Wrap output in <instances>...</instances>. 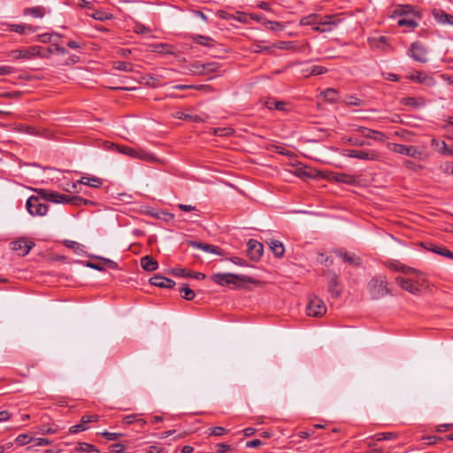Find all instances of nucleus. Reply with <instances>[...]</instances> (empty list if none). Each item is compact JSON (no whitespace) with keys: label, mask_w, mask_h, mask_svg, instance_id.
Segmentation results:
<instances>
[{"label":"nucleus","mask_w":453,"mask_h":453,"mask_svg":"<svg viewBox=\"0 0 453 453\" xmlns=\"http://www.w3.org/2000/svg\"><path fill=\"white\" fill-rule=\"evenodd\" d=\"M388 148L391 151L421 160L424 158V153L417 147L411 145H404L400 143H389Z\"/></svg>","instance_id":"20e7f679"},{"label":"nucleus","mask_w":453,"mask_h":453,"mask_svg":"<svg viewBox=\"0 0 453 453\" xmlns=\"http://www.w3.org/2000/svg\"><path fill=\"white\" fill-rule=\"evenodd\" d=\"M81 422H83V424L85 426H87V424L88 423H91V422H96L98 420V416L97 415H84L81 417Z\"/></svg>","instance_id":"4d7b16f0"},{"label":"nucleus","mask_w":453,"mask_h":453,"mask_svg":"<svg viewBox=\"0 0 453 453\" xmlns=\"http://www.w3.org/2000/svg\"><path fill=\"white\" fill-rule=\"evenodd\" d=\"M337 94L338 92L334 88H326L323 91L324 97L330 102H335L337 100Z\"/></svg>","instance_id":"37998d69"},{"label":"nucleus","mask_w":453,"mask_h":453,"mask_svg":"<svg viewBox=\"0 0 453 453\" xmlns=\"http://www.w3.org/2000/svg\"><path fill=\"white\" fill-rule=\"evenodd\" d=\"M10 245L12 250L19 252L20 256L24 257L29 253L35 244L32 241H27L25 238H19L12 242Z\"/></svg>","instance_id":"9b49d317"},{"label":"nucleus","mask_w":453,"mask_h":453,"mask_svg":"<svg viewBox=\"0 0 453 453\" xmlns=\"http://www.w3.org/2000/svg\"><path fill=\"white\" fill-rule=\"evenodd\" d=\"M408 55L415 61L426 63L428 61V50L420 42H414L411 44Z\"/></svg>","instance_id":"1a4fd4ad"},{"label":"nucleus","mask_w":453,"mask_h":453,"mask_svg":"<svg viewBox=\"0 0 453 453\" xmlns=\"http://www.w3.org/2000/svg\"><path fill=\"white\" fill-rule=\"evenodd\" d=\"M42 47L32 46L27 49L12 50L10 57L14 59H32L35 57L46 58L48 55L41 52Z\"/></svg>","instance_id":"423d86ee"},{"label":"nucleus","mask_w":453,"mask_h":453,"mask_svg":"<svg viewBox=\"0 0 453 453\" xmlns=\"http://www.w3.org/2000/svg\"><path fill=\"white\" fill-rule=\"evenodd\" d=\"M176 119L188 120L192 119L191 114H188L182 111H178L173 115Z\"/></svg>","instance_id":"e2e57ef3"},{"label":"nucleus","mask_w":453,"mask_h":453,"mask_svg":"<svg viewBox=\"0 0 453 453\" xmlns=\"http://www.w3.org/2000/svg\"><path fill=\"white\" fill-rule=\"evenodd\" d=\"M287 105L288 104L283 101H277L273 98H269L265 102V106L267 109H276L280 111H287Z\"/></svg>","instance_id":"b1692460"},{"label":"nucleus","mask_w":453,"mask_h":453,"mask_svg":"<svg viewBox=\"0 0 453 453\" xmlns=\"http://www.w3.org/2000/svg\"><path fill=\"white\" fill-rule=\"evenodd\" d=\"M396 437H397L396 434L394 433H379L373 436L374 440L377 441H386V440H394Z\"/></svg>","instance_id":"79ce46f5"},{"label":"nucleus","mask_w":453,"mask_h":453,"mask_svg":"<svg viewBox=\"0 0 453 453\" xmlns=\"http://www.w3.org/2000/svg\"><path fill=\"white\" fill-rule=\"evenodd\" d=\"M355 131L360 133L363 136L376 142H384L387 138L386 134L380 131L370 129L365 127L357 126Z\"/></svg>","instance_id":"ddd939ff"},{"label":"nucleus","mask_w":453,"mask_h":453,"mask_svg":"<svg viewBox=\"0 0 453 453\" xmlns=\"http://www.w3.org/2000/svg\"><path fill=\"white\" fill-rule=\"evenodd\" d=\"M138 418V415L137 414H132V415H128V416H126L122 422L124 425H131L134 422H138L140 423L141 426H143L146 424V421L143 420V419H141V418Z\"/></svg>","instance_id":"58836bf2"},{"label":"nucleus","mask_w":453,"mask_h":453,"mask_svg":"<svg viewBox=\"0 0 453 453\" xmlns=\"http://www.w3.org/2000/svg\"><path fill=\"white\" fill-rule=\"evenodd\" d=\"M319 25L322 26H331V25H337L340 22V19H337V16L334 15H326L324 18H320L319 16Z\"/></svg>","instance_id":"c9c22d12"},{"label":"nucleus","mask_w":453,"mask_h":453,"mask_svg":"<svg viewBox=\"0 0 453 453\" xmlns=\"http://www.w3.org/2000/svg\"><path fill=\"white\" fill-rule=\"evenodd\" d=\"M111 451L114 453H123L125 450V446L121 443L112 444L111 447Z\"/></svg>","instance_id":"69168bd1"},{"label":"nucleus","mask_w":453,"mask_h":453,"mask_svg":"<svg viewBox=\"0 0 453 453\" xmlns=\"http://www.w3.org/2000/svg\"><path fill=\"white\" fill-rule=\"evenodd\" d=\"M409 79H411V81H416L418 83H420V84H426V85H433L434 84V79L431 76H429L422 72H415V73H411L409 76Z\"/></svg>","instance_id":"aec40b11"},{"label":"nucleus","mask_w":453,"mask_h":453,"mask_svg":"<svg viewBox=\"0 0 453 453\" xmlns=\"http://www.w3.org/2000/svg\"><path fill=\"white\" fill-rule=\"evenodd\" d=\"M431 147L438 153L444 156L445 150L447 149V144L444 141L433 138L431 140Z\"/></svg>","instance_id":"72a5a7b5"},{"label":"nucleus","mask_w":453,"mask_h":453,"mask_svg":"<svg viewBox=\"0 0 453 453\" xmlns=\"http://www.w3.org/2000/svg\"><path fill=\"white\" fill-rule=\"evenodd\" d=\"M211 280L220 286L235 285L240 287L241 283H254L255 280L247 275L234 274V273H214L211 276Z\"/></svg>","instance_id":"f257e3e1"},{"label":"nucleus","mask_w":453,"mask_h":453,"mask_svg":"<svg viewBox=\"0 0 453 453\" xmlns=\"http://www.w3.org/2000/svg\"><path fill=\"white\" fill-rule=\"evenodd\" d=\"M74 450L77 452H84V453H99V449H97L94 445L87 443V442H79Z\"/></svg>","instance_id":"c756f323"},{"label":"nucleus","mask_w":453,"mask_h":453,"mask_svg":"<svg viewBox=\"0 0 453 453\" xmlns=\"http://www.w3.org/2000/svg\"><path fill=\"white\" fill-rule=\"evenodd\" d=\"M90 16L96 20H105L108 19L109 17L104 12H99V11H94Z\"/></svg>","instance_id":"5fc2aeb1"},{"label":"nucleus","mask_w":453,"mask_h":453,"mask_svg":"<svg viewBox=\"0 0 453 453\" xmlns=\"http://www.w3.org/2000/svg\"><path fill=\"white\" fill-rule=\"evenodd\" d=\"M52 35H57V36H60L57 33H54V34H48V33H45V34H42V35H39L37 36V40L41 42H50L51 40V37Z\"/></svg>","instance_id":"603ef678"},{"label":"nucleus","mask_w":453,"mask_h":453,"mask_svg":"<svg viewBox=\"0 0 453 453\" xmlns=\"http://www.w3.org/2000/svg\"><path fill=\"white\" fill-rule=\"evenodd\" d=\"M46 13L45 8L42 6H34L24 10L25 15H30L34 18H42Z\"/></svg>","instance_id":"c85d7f7f"},{"label":"nucleus","mask_w":453,"mask_h":453,"mask_svg":"<svg viewBox=\"0 0 453 453\" xmlns=\"http://www.w3.org/2000/svg\"><path fill=\"white\" fill-rule=\"evenodd\" d=\"M326 311V307L324 302L317 296H311L306 306V312L308 316L321 317Z\"/></svg>","instance_id":"0eeeda50"},{"label":"nucleus","mask_w":453,"mask_h":453,"mask_svg":"<svg viewBox=\"0 0 453 453\" xmlns=\"http://www.w3.org/2000/svg\"><path fill=\"white\" fill-rule=\"evenodd\" d=\"M300 25L302 26H314L319 25V15L311 14L301 19Z\"/></svg>","instance_id":"f704fd0d"},{"label":"nucleus","mask_w":453,"mask_h":453,"mask_svg":"<svg viewBox=\"0 0 453 453\" xmlns=\"http://www.w3.org/2000/svg\"><path fill=\"white\" fill-rule=\"evenodd\" d=\"M79 186H80V183H78V181L67 183L66 187L64 188V190H65L66 192H69V193H71V192L80 193V190L78 189Z\"/></svg>","instance_id":"3c124183"},{"label":"nucleus","mask_w":453,"mask_h":453,"mask_svg":"<svg viewBox=\"0 0 453 453\" xmlns=\"http://www.w3.org/2000/svg\"><path fill=\"white\" fill-rule=\"evenodd\" d=\"M269 246L276 257H283L285 249L282 242H280L278 240H271L269 242Z\"/></svg>","instance_id":"cd10ccee"},{"label":"nucleus","mask_w":453,"mask_h":453,"mask_svg":"<svg viewBox=\"0 0 453 453\" xmlns=\"http://www.w3.org/2000/svg\"><path fill=\"white\" fill-rule=\"evenodd\" d=\"M368 290L373 299H380L389 294L387 280L383 276L372 279L368 283Z\"/></svg>","instance_id":"7ed1b4c3"},{"label":"nucleus","mask_w":453,"mask_h":453,"mask_svg":"<svg viewBox=\"0 0 453 453\" xmlns=\"http://www.w3.org/2000/svg\"><path fill=\"white\" fill-rule=\"evenodd\" d=\"M35 192L45 201H50L55 203H64L67 204L69 201L70 196L60 194L56 191H51L49 189H35Z\"/></svg>","instance_id":"6e6552de"},{"label":"nucleus","mask_w":453,"mask_h":453,"mask_svg":"<svg viewBox=\"0 0 453 453\" xmlns=\"http://www.w3.org/2000/svg\"><path fill=\"white\" fill-rule=\"evenodd\" d=\"M78 183L87 185L93 188H99L102 186L103 181L98 177H89V176H82L79 180Z\"/></svg>","instance_id":"a878e982"},{"label":"nucleus","mask_w":453,"mask_h":453,"mask_svg":"<svg viewBox=\"0 0 453 453\" xmlns=\"http://www.w3.org/2000/svg\"><path fill=\"white\" fill-rule=\"evenodd\" d=\"M395 280L403 289L414 295H418L420 293L419 286L418 285L417 282L413 281L412 280L404 279L403 277H397Z\"/></svg>","instance_id":"2eb2a0df"},{"label":"nucleus","mask_w":453,"mask_h":453,"mask_svg":"<svg viewBox=\"0 0 453 453\" xmlns=\"http://www.w3.org/2000/svg\"><path fill=\"white\" fill-rule=\"evenodd\" d=\"M134 32L136 34H142V35H144V34H148L150 32V29L148 28L147 27H145L144 25L142 24H136L135 27H134Z\"/></svg>","instance_id":"052dcab7"},{"label":"nucleus","mask_w":453,"mask_h":453,"mask_svg":"<svg viewBox=\"0 0 453 453\" xmlns=\"http://www.w3.org/2000/svg\"><path fill=\"white\" fill-rule=\"evenodd\" d=\"M113 69L127 73H132L134 71V65L129 62L116 61L113 63Z\"/></svg>","instance_id":"7c9ffc66"},{"label":"nucleus","mask_w":453,"mask_h":453,"mask_svg":"<svg viewBox=\"0 0 453 453\" xmlns=\"http://www.w3.org/2000/svg\"><path fill=\"white\" fill-rule=\"evenodd\" d=\"M103 437L107 439L108 441H116L123 436V434L119 433H110L107 431H104L100 434Z\"/></svg>","instance_id":"de8ad7c7"},{"label":"nucleus","mask_w":453,"mask_h":453,"mask_svg":"<svg viewBox=\"0 0 453 453\" xmlns=\"http://www.w3.org/2000/svg\"><path fill=\"white\" fill-rule=\"evenodd\" d=\"M341 155L350 158H357L364 161H380V154L374 150H341Z\"/></svg>","instance_id":"f03ea898"},{"label":"nucleus","mask_w":453,"mask_h":453,"mask_svg":"<svg viewBox=\"0 0 453 453\" xmlns=\"http://www.w3.org/2000/svg\"><path fill=\"white\" fill-rule=\"evenodd\" d=\"M162 450V448H159L157 445H151L147 449V453H161Z\"/></svg>","instance_id":"774afa93"},{"label":"nucleus","mask_w":453,"mask_h":453,"mask_svg":"<svg viewBox=\"0 0 453 453\" xmlns=\"http://www.w3.org/2000/svg\"><path fill=\"white\" fill-rule=\"evenodd\" d=\"M345 103L348 105L359 106L361 105V100L356 96H349L345 99Z\"/></svg>","instance_id":"864d4df0"},{"label":"nucleus","mask_w":453,"mask_h":453,"mask_svg":"<svg viewBox=\"0 0 453 453\" xmlns=\"http://www.w3.org/2000/svg\"><path fill=\"white\" fill-rule=\"evenodd\" d=\"M150 283L153 286L165 288H173L175 286V282L173 280L159 274L151 277Z\"/></svg>","instance_id":"dca6fc26"},{"label":"nucleus","mask_w":453,"mask_h":453,"mask_svg":"<svg viewBox=\"0 0 453 453\" xmlns=\"http://www.w3.org/2000/svg\"><path fill=\"white\" fill-rule=\"evenodd\" d=\"M264 252V247L257 240L250 239L247 242V256L253 261H258Z\"/></svg>","instance_id":"9d476101"},{"label":"nucleus","mask_w":453,"mask_h":453,"mask_svg":"<svg viewBox=\"0 0 453 453\" xmlns=\"http://www.w3.org/2000/svg\"><path fill=\"white\" fill-rule=\"evenodd\" d=\"M141 266L145 271L153 272L157 269L158 264L151 256H144L141 258Z\"/></svg>","instance_id":"412c9836"},{"label":"nucleus","mask_w":453,"mask_h":453,"mask_svg":"<svg viewBox=\"0 0 453 453\" xmlns=\"http://www.w3.org/2000/svg\"><path fill=\"white\" fill-rule=\"evenodd\" d=\"M234 15L235 18H233V19H235L244 24L248 23V15L246 13L242 12H236Z\"/></svg>","instance_id":"bf43d9fd"},{"label":"nucleus","mask_w":453,"mask_h":453,"mask_svg":"<svg viewBox=\"0 0 453 453\" xmlns=\"http://www.w3.org/2000/svg\"><path fill=\"white\" fill-rule=\"evenodd\" d=\"M119 150L121 153H123V154L130 156L131 157H134L136 155L135 154L136 153V149H134V148H130V147H127V146H122V147H119Z\"/></svg>","instance_id":"8fccbe9b"},{"label":"nucleus","mask_w":453,"mask_h":453,"mask_svg":"<svg viewBox=\"0 0 453 453\" xmlns=\"http://www.w3.org/2000/svg\"><path fill=\"white\" fill-rule=\"evenodd\" d=\"M103 265L108 266L110 269L115 270L118 268V264L108 258H102Z\"/></svg>","instance_id":"0e129e2a"},{"label":"nucleus","mask_w":453,"mask_h":453,"mask_svg":"<svg viewBox=\"0 0 453 453\" xmlns=\"http://www.w3.org/2000/svg\"><path fill=\"white\" fill-rule=\"evenodd\" d=\"M401 103L405 106H410L412 108L424 107L426 104V101L423 98L411 96L402 98Z\"/></svg>","instance_id":"4be33fe9"},{"label":"nucleus","mask_w":453,"mask_h":453,"mask_svg":"<svg viewBox=\"0 0 453 453\" xmlns=\"http://www.w3.org/2000/svg\"><path fill=\"white\" fill-rule=\"evenodd\" d=\"M327 73V68L321 65H313L311 67L308 75H320Z\"/></svg>","instance_id":"49530a36"},{"label":"nucleus","mask_w":453,"mask_h":453,"mask_svg":"<svg viewBox=\"0 0 453 453\" xmlns=\"http://www.w3.org/2000/svg\"><path fill=\"white\" fill-rule=\"evenodd\" d=\"M394 13H395V15H397V16H403V15H408V14H411V13L416 14L417 12H414L413 7L410 4H399L395 7Z\"/></svg>","instance_id":"2f4dec72"},{"label":"nucleus","mask_w":453,"mask_h":453,"mask_svg":"<svg viewBox=\"0 0 453 453\" xmlns=\"http://www.w3.org/2000/svg\"><path fill=\"white\" fill-rule=\"evenodd\" d=\"M215 448L216 453H225L231 449V446L226 443H218Z\"/></svg>","instance_id":"680f3d73"},{"label":"nucleus","mask_w":453,"mask_h":453,"mask_svg":"<svg viewBox=\"0 0 453 453\" xmlns=\"http://www.w3.org/2000/svg\"><path fill=\"white\" fill-rule=\"evenodd\" d=\"M324 275L328 280V291L333 296L338 297L342 294L338 275L331 270H326Z\"/></svg>","instance_id":"f8f14e48"},{"label":"nucleus","mask_w":453,"mask_h":453,"mask_svg":"<svg viewBox=\"0 0 453 453\" xmlns=\"http://www.w3.org/2000/svg\"><path fill=\"white\" fill-rule=\"evenodd\" d=\"M219 69V65L217 63H207L202 65L200 73H211L216 72Z\"/></svg>","instance_id":"a18cd8bd"},{"label":"nucleus","mask_w":453,"mask_h":453,"mask_svg":"<svg viewBox=\"0 0 453 453\" xmlns=\"http://www.w3.org/2000/svg\"><path fill=\"white\" fill-rule=\"evenodd\" d=\"M426 249L434 253L453 259V252L443 246L429 244Z\"/></svg>","instance_id":"393cba45"},{"label":"nucleus","mask_w":453,"mask_h":453,"mask_svg":"<svg viewBox=\"0 0 453 453\" xmlns=\"http://www.w3.org/2000/svg\"><path fill=\"white\" fill-rule=\"evenodd\" d=\"M342 140H343L344 143H348V144L352 145V146L361 147V146H364V145H369L368 142L361 141V140H359V139H357L356 137H343Z\"/></svg>","instance_id":"ea45409f"},{"label":"nucleus","mask_w":453,"mask_h":453,"mask_svg":"<svg viewBox=\"0 0 453 453\" xmlns=\"http://www.w3.org/2000/svg\"><path fill=\"white\" fill-rule=\"evenodd\" d=\"M227 429L222 426H213L208 429L209 435L211 436H222L227 434Z\"/></svg>","instance_id":"a19ab883"},{"label":"nucleus","mask_w":453,"mask_h":453,"mask_svg":"<svg viewBox=\"0 0 453 453\" xmlns=\"http://www.w3.org/2000/svg\"><path fill=\"white\" fill-rule=\"evenodd\" d=\"M397 25L401 27H405L403 32L407 33L414 30L418 26V23L411 18H402L398 19Z\"/></svg>","instance_id":"5701e85b"},{"label":"nucleus","mask_w":453,"mask_h":453,"mask_svg":"<svg viewBox=\"0 0 453 453\" xmlns=\"http://www.w3.org/2000/svg\"><path fill=\"white\" fill-rule=\"evenodd\" d=\"M82 197L77 196H70L68 204L80 207L81 206Z\"/></svg>","instance_id":"13d9d810"},{"label":"nucleus","mask_w":453,"mask_h":453,"mask_svg":"<svg viewBox=\"0 0 453 453\" xmlns=\"http://www.w3.org/2000/svg\"><path fill=\"white\" fill-rule=\"evenodd\" d=\"M191 38L195 43L208 47L211 46V42H213V39L211 37L201 35H194L191 36Z\"/></svg>","instance_id":"473e14b6"},{"label":"nucleus","mask_w":453,"mask_h":453,"mask_svg":"<svg viewBox=\"0 0 453 453\" xmlns=\"http://www.w3.org/2000/svg\"><path fill=\"white\" fill-rule=\"evenodd\" d=\"M135 154L136 155L135 157H134V158H139L147 162H151L155 160V157L151 153L147 152L141 149H136Z\"/></svg>","instance_id":"e433bc0d"},{"label":"nucleus","mask_w":453,"mask_h":453,"mask_svg":"<svg viewBox=\"0 0 453 453\" xmlns=\"http://www.w3.org/2000/svg\"><path fill=\"white\" fill-rule=\"evenodd\" d=\"M9 31L16 32L20 35L29 34L35 31L32 26L21 25V24H12L9 26Z\"/></svg>","instance_id":"bb28decb"},{"label":"nucleus","mask_w":453,"mask_h":453,"mask_svg":"<svg viewBox=\"0 0 453 453\" xmlns=\"http://www.w3.org/2000/svg\"><path fill=\"white\" fill-rule=\"evenodd\" d=\"M262 444H263V442L260 440L255 439V440L247 441L246 447L247 448H257V447L261 446Z\"/></svg>","instance_id":"338daca9"},{"label":"nucleus","mask_w":453,"mask_h":453,"mask_svg":"<svg viewBox=\"0 0 453 453\" xmlns=\"http://www.w3.org/2000/svg\"><path fill=\"white\" fill-rule=\"evenodd\" d=\"M180 293L181 296L188 301L193 300L196 296L195 292L191 288H189L186 284H183L182 287L180 288Z\"/></svg>","instance_id":"4c0bfd02"},{"label":"nucleus","mask_w":453,"mask_h":453,"mask_svg":"<svg viewBox=\"0 0 453 453\" xmlns=\"http://www.w3.org/2000/svg\"><path fill=\"white\" fill-rule=\"evenodd\" d=\"M31 440L32 438L27 434H19L17 436L15 441L17 444L21 446L28 443Z\"/></svg>","instance_id":"09e8293b"},{"label":"nucleus","mask_w":453,"mask_h":453,"mask_svg":"<svg viewBox=\"0 0 453 453\" xmlns=\"http://www.w3.org/2000/svg\"><path fill=\"white\" fill-rule=\"evenodd\" d=\"M87 426L83 424V422L81 421L80 424L74 425L70 427V433L71 434H77L81 431H85L87 429Z\"/></svg>","instance_id":"6e6d98bb"},{"label":"nucleus","mask_w":453,"mask_h":453,"mask_svg":"<svg viewBox=\"0 0 453 453\" xmlns=\"http://www.w3.org/2000/svg\"><path fill=\"white\" fill-rule=\"evenodd\" d=\"M234 130L230 127L213 128L212 134L218 136H228L232 134Z\"/></svg>","instance_id":"c03bdc74"},{"label":"nucleus","mask_w":453,"mask_h":453,"mask_svg":"<svg viewBox=\"0 0 453 453\" xmlns=\"http://www.w3.org/2000/svg\"><path fill=\"white\" fill-rule=\"evenodd\" d=\"M40 198V196H32L27 200L26 207L32 216H44L49 211L48 204L42 203Z\"/></svg>","instance_id":"39448f33"},{"label":"nucleus","mask_w":453,"mask_h":453,"mask_svg":"<svg viewBox=\"0 0 453 453\" xmlns=\"http://www.w3.org/2000/svg\"><path fill=\"white\" fill-rule=\"evenodd\" d=\"M188 244L195 249L202 250L207 253H212V254H216V255H219V256L224 255L223 250L218 246H214V245L204 243V242H196V241H188Z\"/></svg>","instance_id":"4468645a"},{"label":"nucleus","mask_w":453,"mask_h":453,"mask_svg":"<svg viewBox=\"0 0 453 453\" xmlns=\"http://www.w3.org/2000/svg\"><path fill=\"white\" fill-rule=\"evenodd\" d=\"M334 253L345 263H348L352 265H359L361 264V259L356 256L355 254L349 253L347 251H344L342 250H337L334 251Z\"/></svg>","instance_id":"6ab92c4d"},{"label":"nucleus","mask_w":453,"mask_h":453,"mask_svg":"<svg viewBox=\"0 0 453 453\" xmlns=\"http://www.w3.org/2000/svg\"><path fill=\"white\" fill-rule=\"evenodd\" d=\"M172 273L175 276L184 277V278H193L196 280H203L205 279V274L202 273H195L184 268H173L172 270Z\"/></svg>","instance_id":"f3484780"},{"label":"nucleus","mask_w":453,"mask_h":453,"mask_svg":"<svg viewBox=\"0 0 453 453\" xmlns=\"http://www.w3.org/2000/svg\"><path fill=\"white\" fill-rule=\"evenodd\" d=\"M434 19L441 25L453 26V15L447 13L443 10L435 9L433 12Z\"/></svg>","instance_id":"a211bd4d"}]
</instances>
